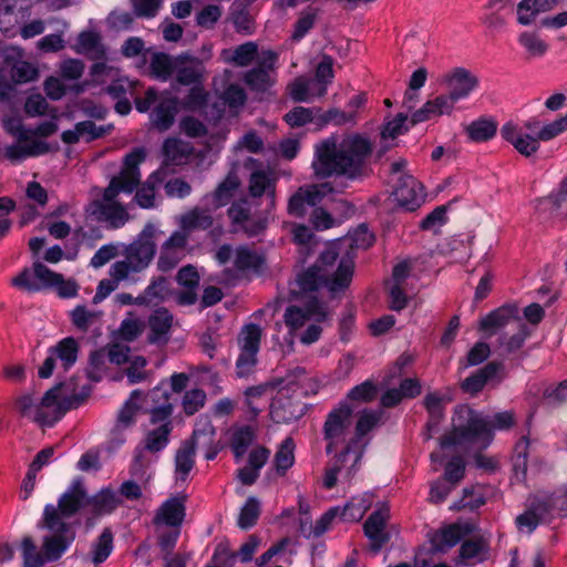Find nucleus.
<instances>
[{"mask_svg": "<svg viewBox=\"0 0 567 567\" xmlns=\"http://www.w3.org/2000/svg\"><path fill=\"white\" fill-rule=\"evenodd\" d=\"M371 153L370 141L360 134H349L341 140L331 135L316 144L311 166L319 178L344 177L355 181L364 175Z\"/></svg>", "mask_w": 567, "mask_h": 567, "instance_id": "nucleus-1", "label": "nucleus"}, {"mask_svg": "<svg viewBox=\"0 0 567 567\" xmlns=\"http://www.w3.org/2000/svg\"><path fill=\"white\" fill-rule=\"evenodd\" d=\"M514 414L508 411L498 412L489 417L462 405L456 408L453 416V429L440 440L442 449L478 444L487 447L494 437V430H508L514 425Z\"/></svg>", "mask_w": 567, "mask_h": 567, "instance_id": "nucleus-2", "label": "nucleus"}, {"mask_svg": "<svg viewBox=\"0 0 567 567\" xmlns=\"http://www.w3.org/2000/svg\"><path fill=\"white\" fill-rule=\"evenodd\" d=\"M339 244H332L327 247L312 266L298 274L296 284L301 292L324 288L334 297L349 288L354 272V262L350 258H339Z\"/></svg>", "mask_w": 567, "mask_h": 567, "instance_id": "nucleus-3", "label": "nucleus"}, {"mask_svg": "<svg viewBox=\"0 0 567 567\" xmlns=\"http://www.w3.org/2000/svg\"><path fill=\"white\" fill-rule=\"evenodd\" d=\"M83 399L79 395H66L64 384H59L45 392L42 400L35 403L31 395L19 400L21 413L41 426H53L71 409L78 408Z\"/></svg>", "mask_w": 567, "mask_h": 567, "instance_id": "nucleus-4", "label": "nucleus"}, {"mask_svg": "<svg viewBox=\"0 0 567 567\" xmlns=\"http://www.w3.org/2000/svg\"><path fill=\"white\" fill-rule=\"evenodd\" d=\"M158 227L147 223L136 238L125 247V259L115 261L110 268V276L117 279H134V276L148 268L156 255Z\"/></svg>", "mask_w": 567, "mask_h": 567, "instance_id": "nucleus-5", "label": "nucleus"}, {"mask_svg": "<svg viewBox=\"0 0 567 567\" xmlns=\"http://www.w3.org/2000/svg\"><path fill=\"white\" fill-rule=\"evenodd\" d=\"M558 517H567V498H533L515 524L518 530L532 534L539 525L550 524Z\"/></svg>", "mask_w": 567, "mask_h": 567, "instance_id": "nucleus-6", "label": "nucleus"}, {"mask_svg": "<svg viewBox=\"0 0 567 567\" xmlns=\"http://www.w3.org/2000/svg\"><path fill=\"white\" fill-rule=\"evenodd\" d=\"M543 130L542 122L537 117H530L522 125L513 122L505 123L501 128V136L520 155L529 157L538 152L542 141H548L540 137Z\"/></svg>", "mask_w": 567, "mask_h": 567, "instance_id": "nucleus-7", "label": "nucleus"}, {"mask_svg": "<svg viewBox=\"0 0 567 567\" xmlns=\"http://www.w3.org/2000/svg\"><path fill=\"white\" fill-rule=\"evenodd\" d=\"M144 148H134L124 157V163L118 175L114 176L109 186L104 189L102 203H115L114 199L120 193L131 194L140 185V165L145 161Z\"/></svg>", "mask_w": 567, "mask_h": 567, "instance_id": "nucleus-8", "label": "nucleus"}, {"mask_svg": "<svg viewBox=\"0 0 567 567\" xmlns=\"http://www.w3.org/2000/svg\"><path fill=\"white\" fill-rule=\"evenodd\" d=\"M353 408L348 402H341L330 411L323 424V439L327 441L326 452L331 454L340 445L348 444L352 437Z\"/></svg>", "mask_w": 567, "mask_h": 567, "instance_id": "nucleus-9", "label": "nucleus"}, {"mask_svg": "<svg viewBox=\"0 0 567 567\" xmlns=\"http://www.w3.org/2000/svg\"><path fill=\"white\" fill-rule=\"evenodd\" d=\"M276 173L269 168L258 167L251 171L247 179V196L257 204L265 203V213L271 214L277 203Z\"/></svg>", "mask_w": 567, "mask_h": 567, "instance_id": "nucleus-10", "label": "nucleus"}, {"mask_svg": "<svg viewBox=\"0 0 567 567\" xmlns=\"http://www.w3.org/2000/svg\"><path fill=\"white\" fill-rule=\"evenodd\" d=\"M62 282V275L51 270L44 264L34 261L32 268H23L14 278L11 285L27 292H38L51 289L54 285Z\"/></svg>", "mask_w": 567, "mask_h": 567, "instance_id": "nucleus-11", "label": "nucleus"}, {"mask_svg": "<svg viewBox=\"0 0 567 567\" xmlns=\"http://www.w3.org/2000/svg\"><path fill=\"white\" fill-rule=\"evenodd\" d=\"M96 503L97 501H111L115 504L121 503L122 498H59L58 507L47 505L44 508V523L50 530L69 532V525L63 522L64 518H70L76 514L83 506L84 502Z\"/></svg>", "mask_w": 567, "mask_h": 567, "instance_id": "nucleus-12", "label": "nucleus"}, {"mask_svg": "<svg viewBox=\"0 0 567 567\" xmlns=\"http://www.w3.org/2000/svg\"><path fill=\"white\" fill-rule=\"evenodd\" d=\"M189 238L186 231L175 230L164 240L158 250L156 267L161 272L175 269L189 254Z\"/></svg>", "mask_w": 567, "mask_h": 567, "instance_id": "nucleus-13", "label": "nucleus"}, {"mask_svg": "<svg viewBox=\"0 0 567 567\" xmlns=\"http://www.w3.org/2000/svg\"><path fill=\"white\" fill-rule=\"evenodd\" d=\"M278 54L271 50L261 51L257 66L244 75L245 83L254 91L265 92L275 83Z\"/></svg>", "mask_w": 567, "mask_h": 567, "instance_id": "nucleus-14", "label": "nucleus"}, {"mask_svg": "<svg viewBox=\"0 0 567 567\" xmlns=\"http://www.w3.org/2000/svg\"><path fill=\"white\" fill-rule=\"evenodd\" d=\"M227 215L235 233L243 231L248 236H257L267 227L266 218L251 216L248 198L233 202L227 209Z\"/></svg>", "mask_w": 567, "mask_h": 567, "instance_id": "nucleus-15", "label": "nucleus"}, {"mask_svg": "<svg viewBox=\"0 0 567 567\" xmlns=\"http://www.w3.org/2000/svg\"><path fill=\"white\" fill-rule=\"evenodd\" d=\"M352 449L353 445L344 446L336 456L333 464L326 470L322 480V484L326 488H332L339 476L349 480L357 473L362 460V453L352 452Z\"/></svg>", "mask_w": 567, "mask_h": 567, "instance_id": "nucleus-16", "label": "nucleus"}, {"mask_svg": "<svg viewBox=\"0 0 567 567\" xmlns=\"http://www.w3.org/2000/svg\"><path fill=\"white\" fill-rule=\"evenodd\" d=\"M330 192H332V187L328 183L299 187L289 198L288 214L293 217H303L308 207H316Z\"/></svg>", "mask_w": 567, "mask_h": 567, "instance_id": "nucleus-17", "label": "nucleus"}, {"mask_svg": "<svg viewBox=\"0 0 567 567\" xmlns=\"http://www.w3.org/2000/svg\"><path fill=\"white\" fill-rule=\"evenodd\" d=\"M466 463L460 455L452 456L441 477L431 484L430 496H447L454 492L465 476Z\"/></svg>", "mask_w": 567, "mask_h": 567, "instance_id": "nucleus-18", "label": "nucleus"}, {"mask_svg": "<svg viewBox=\"0 0 567 567\" xmlns=\"http://www.w3.org/2000/svg\"><path fill=\"white\" fill-rule=\"evenodd\" d=\"M390 518V507L384 502L380 504L363 524L364 535L371 540V549L378 553L390 540V534L385 530Z\"/></svg>", "mask_w": 567, "mask_h": 567, "instance_id": "nucleus-19", "label": "nucleus"}, {"mask_svg": "<svg viewBox=\"0 0 567 567\" xmlns=\"http://www.w3.org/2000/svg\"><path fill=\"white\" fill-rule=\"evenodd\" d=\"M327 318L328 311L326 306L317 299L307 302L305 308L289 306L284 315L285 323L291 331L300 329L309 320L323 322Z\"/></svg>", "mask_w": 567, "mask_h": 567, "instance_id": "nucleus-20", "label": "nucleus"}, {"mask_svg": "<svg viewBox=\"0 0 567 567\" xmlns=\"http://www.w3.org/2000/svg\"><path fill=\"white\" fill-rule=\"evenodd\" d=\"M172 430V422H166L145 434L144 440L135 449L133 471L138 466H143L145 452L156 454L168 445Z\"/></svg>", "mask_w": 567, "mask_h": 567, "instance_id": "nucleus-21", "label": "nucleus"}, {"mask_svg": "<svg viewBox=\"0 0 567 567\" xmlns=\"http://www.w3.org/2000/svg\"><path fill=\"white\" fill-rule=\"evenodd\" d=\"M393 195L398 205L410 212L419 208L424 198L423 186L411 175L399 177Z\"/></svg>", "mask_w": 567, "mask_h": 567, "instance_id": "nucleus-22", "label": "nucleus"}, {"mask_svg": "<svg viewBox=\"0 0 567 567\" xmlns=\"http://www.w3.org/2000/svg\"><path fill=\"white\" fill-rule=\"evenodd\" d=\"M205 73L203 62L188 54H181L175 58L174 74L176 81L182 85L202 84Z\"/></svg>", "mask_w": 567, "mask_h": 567, "instance_id": "nucleus-23", "label": "nucleus"}, {"mask_svg": "<svg viewBox=\"0 0 567 567\" xmlns=\"http://www.w3.org/2000/svg\"><path fill=\"white\" fill-rule=\"evenodd\" d=\"M240 186V181L236 172L230 171L221 181L215 190L204 196L203 200L209 208L217 209L230 203Z\"/></svg>", "mask_w": 567, "mask_h": 567, "instance_id": "nucleus-24", "label": "nucleus"}, {"mask_svg": "<svg viewBox=\"0 0 567 567\" xmlns=\"http://www.w3.org/2000/svg\"><path fill=\"white\" fill-rule=\"evenodd\" d=\"M449 94L455 102L466 99L478 85V79L464 68L454 69L446 78Z\"/></svg>", "mask_w": 567, "mask_h": 567, "instance_id": "nucleus-25", "label": "nucleus"}, {"mask_svg": "<svg viewBox=\"0 0 567 567\" xmlns=\"http://www.w3.org/2000/svg\"><path fill=\"white\" fill-rule=\"evenodd\" d=\"M196 441L190 437L182 443L175 454V485L184 487L195 465Z\"/></svg>", "mask_w": 567, "mask_h": 567, "instance_id": "nucleus-26", "label": "nucleus"}, {"mask_svg": "<svg viewBox=\"0 0 567 567\" xmlns=\"http://www.w3.org/2000/svg\"><path fill=\"white\" fill-rule=\"evenodd\" d=\"M151 400L154 402L151 409V423L165 424L171 422L169 417L173 413V404L171 402V394L168 393L165 381H162L157 386L151 391Z\"/></svg>", "mask_w": 567, "mask_h": 567, "instance_id": "nucleus-27", "label": "nucleus"}, {"mask_svg": "<svg viewBox=\"0 0 567 567\" xmlns=\"http://www.w3.org/2000/svg\"><path fill=\"white\" fill-rule=\"evenodd\" d=\"M455 103L456 102L450 94H441L427 101L421 109L413 112L411 121L413 124H417L444 114H450Z\"/></svg>", "mask_w": 567, "mask_h": 567, "instance_id": "nucleus-28", "label": "nucleus"}, {"mask_svg": "<svg viewBox=\"0 0 567 567\" xmlns=\"http://www.w3.org/2000/svg\"><path fill=\"white\" fill-rule=\"evenodd\" d=\"M503 369V364L498 362H489L485 367L478 369L473 374L468 375L461 384V389L465 393H470L472 395L477 394L483 390L485 384L489 381L497 380L501 381L502 378L498 377V373Z\"/></svg>", "mask_w": 567, "mask_h": 567, "instance_id": "nucleus-29", "label": "nucleus"}, {"mask_svg": "<svg viewBox=\"0 0 567 567\" xmlns=\"http://www.w3.org/2000/svg\"><path fill=\"white\" fill-rule=\"evenodd\" d=\"M216 430L208 420L199 421L193 431L192 439L196 441V447H205V458L213 461L221 450L219 442L216 441Z\"/></svg>", "mask_w": 567, "mask_h": 567, "instance_id": "nucleus-30", "label": "nucleus"}, {"mask_svg": "<svg viewBox=\"0 0 567 567\" xmlns=\"http://www.w3.org/2000/svg\"><path fill=\"white\" fill-rule=\"evenodd\" d=\"M256 0H235L229 8L228 21L234 25L237 33L252 34L255 20L249 8Z\"/></svg>", "mask_w": 567, "mask_h": 567, "instance_id": "nucleus-31", "label": "nucleus"}, {"mask_svg": "<svg viewBox=\"0 0 567 567\" xmlns=\"http://www.w3.org/2000/svg\"><path fill=\"white\" fill-rule=\"evenodd\" d=\"M185 498H166L158 508L154 523L179 528L186 515Z\"/></svg>", "mask_w": 567, "mask_h": 567, "instance_id": "nucleus-32", "label": "nucleus"}, {"mask_svg": "<svg viewBox=\"0 0 567 567\" xmlns=\"http://www.w3.org/2000/svg\"><path fill=\"white\" fill-rule=\"evenodd\" d=\"M173 324V315L166 308L156 309L148 317L150 343H167Z\"/></svg>", "mask_w": 567, "mask_h": 567, "instance_id": "nucleus-33", "label": "nucleus"}, {"mask_svg": "<svg viewBox=\"0 0 567 567\" xmlns=\"http://www.w3.org/2000/svg\"><path fill=\"white\" fill-rule=\"evenodd\" d=\"M91 214L100 221H106L112 228L122 227L128 219L125 208L117 203L94 202Z\"/></svg>", "mask_w": 567, "mask_h": 567, "instance_id": "nucleus-34", "label": "nucleus"}, {"mask_svg": "<svg viewBox=\"0 0 567 567\" xmlns=\"http://www.w3.org/2000/svg\"><path fill=\"white\" fill-rule=\"evenodd\" d=\"M511 322H515L516 324L520 322L518 318V308L515 305H504L482 318L480 321V329L483 331H491L504 328Z\"/></svg>", "mask_w": 567, "mask_h": 567, "instance_id": "nucleus-35", "label": "nucleus"}, {"mask_svg": "<svg viewBox=\"0 0 567 567\" xmlns=\"http://www.w3.org/2000/svg\"><path fill=\"white\" fill-rule=\"evenodd\" d=\"M470 533L466 525L450 524L437 530L431 538L432 546L439 551H445L457 545Z\"/></svg>", "mask_w": 567, "mask_h": 567, "instance_id": "nucleus-36", "label": "nucleus"}, {"mask_svg": "<svg viewBox=\"0 0 567 567\" xmlns=\"http://www.w3.org/2000/svg\"><path fill=\"white\" fill-rule=\"evenodd\" d=\"M177 114V99L173 96L162 97L151 113L153 125L158 131H167L175 122Z\"/></svg>", "mask_w": 567, "mask_h": 567, "instance_id": "nucleus-37", "label": "nucleus"}, {"mask_svg": "<svg viewBox=\"0 0 567 567\" xmlns=\"http://www.w3.org/2000/svg\"><path fill=\"white\" fill-rule=\"evenodd\" d=\"M264 264V256L249 246L241 245L235 249L234 266L236 271L240 274L259 272Z\"/></svg>", "mask_w": 567, "mask_h": 567, "instance_id": "nucleus-38", "label": "nucleus"}, {"mask_svg": "<svg viewBox=\"0 0 567 567\" xmlns=\"http://www.w3.org/2000/svg\"><path fill=\"white\" fill-rule=\"evenodd\" d=\"M256 430L250 425H241L233 429L229 439V446L236 462L241 461L248 449L256 441Z\"/></svg>", "mask_w": 567, "mask_h": 567, "instance_id": "nucleus-39", "label": "nucleus"}, {"mask_svg": "<svg viewBox=\"0 0 567 567\" xmlns=\"http://www.w3.org/2000/svg\"><path fill=\"white\" fill-rule=\"evenodd\" d=\"M214 219L208 208L195 207L185 213L179 219V229L184 230L189 238L193 230H207L213 226Z\"/></svg>", "mask_w": 567, "mask_h": 567, "instance_id": "nucleus-40", "label": "nucleus"}, {"mask_svg": "<svg viewBox=\"0 0 567 567\" xmlns=\"http://www.w3.org/2000/svg\"><path fill=\"white\" fill-rule=\"evenodd\" d=\"M53 532L54 535L45 537L43 542V553L49 561L61 558L74 539V535H68V532Z\"/></svg>", "mask_w": 567, "mask_h": 567, "instance_id": "nucleus-41", "label": "nucleus"}, {"mask_svg": "<svg viewBox=\"0 0 567 567\" xmlns=\"http://www.w3.org/2000/svg\"><path fill=\"white\" fill-rule=\"evenodd\" d=\"M550 0H522L517 4V22L522 25H530L539 13L553 9Z\"/></svg>", "mask_w": 567, "mask_h": 567, "instance_id": "nucleus-42", "label": "nucleus"}, {"mask_svg": "<svg viewBox=\"0 0 567 567\" xmlns=\"http://www.w3.org/2000/svg\"><path fill=\"white\" fill-rule=\"evenodd\" d=\"M379 414L374 411H364L358 419L354 435L346 446L353 445L352 452L363 454L362 439L378 424Z\"/></svg>", "mask_w": 567, "mask_h": 567, "instance_id": "nucleus-43", "label": "nucleus"}, {"mask_svg": "<svg viewBox=\"0 0 567 567\" xmlns=\"http://www.w3.org/2000/svg\"><path fill=\"white\" fill-rule=\"evenodd\" d=\"M540 206L549 209L551 215L567 217V176L559 186L540 200Z\"/></svg>", "mask_w": 567, "mask_h": 567, "instance_id": "nucleus-44", "label": "nucleus"}, {"mask_svg": "<svg viewBox=\"0 0 567 567\" xmlns=\"http://www.w3.org/2000/svg\"><path fill=\"white\" fill-rule=\"evenodd\" d=\"M163 182V173L159 171L153 172L147 179L136 187L135 200L142 208H153L155 206V189Z\"/></svg>", "mask_w": 567, "mask_h": 567, "instance_id": "nucleus-45", "label": "nucleus"}, {"mask_svg": "<svg viewBox=\"0 0 567 567\" xmlns=\"http://www.w3.org/2000/svg\"><path fill=\"white\" fill-rule=\"evenodd\" d=\"M168 295L167 280L164 277L154 278L144 289L143 293L136 297V305L151 306L164 301Z\"/></svg>", "mask_w": 567, "mask_h": 567, "instance_id": "nucleus-46", "label": "nucleus"}, {"mask_svg": "<svg viewBox=\"0 0 567 567\" xmlns=\"http://www.w3.org/2000/svg\"><path fill=\"white\" fill-rule=\"evenodd\" d=\"M114 535L110 527L103 528L96 540L92 545L91 560L94 566L103 564L113 553Z\"/></svg>", "mask_w": 567, "mask_h": 567, "instance_id": "nucleus-47", "label": "nucleus"}, {"mask_svg": "<svg viewBox=\"0 0 567 567\" xmlns=\"http://www.w3.org/2000/svg\"><path fill=\"white\" fill-rule=\"evenodd\" d=\"M497 132V123L487 117H480L466 126L468 138L476 143L492 140Z\"/></svg>", "mask_w": 567, "mask_h": 567, "instance_id": "nucleus-48", "label": "nucleus"}, {"mask_svg": "<svg viewBox=\"0 0 567 567\" xmlns=\"http://www.w3.org/2000/svg\"><path fill=\"white\" fill-rule=\"evenodd\" d=\"M295 442L292 437H286L275 453L272 465L276 473L284 476L295 464Z\"/></svg>", "mask_w": 567, "mask_h": 567, "instance_id": "nucleus-49", "label": "nucleus"}, {"mask_svg": "<svg viewBox=\"0 0 567 567\" xmlns=\"http://www.w3.org/2000/svg\"><path fill=\"white\" fill-rule=\"evenodd\" d=\"M55 359L61 361L64 370H69L78 360L79 346L74 338L66 337L58 342L56 346L49 348Z\"/></svg>", "mask_w": 567, "mask_h": 567, "instance_id": "nucleus-50", "label": "nucleus"}, {"mask_svg": "<svg viewBox=\"0 0 567 567\" xmlns=\"http://www.w3.org/2000/svg\"><path fill=\"white\" fill-rule=\"evenodd\" d=\"M175 58L163 52L153 53L150 61L151 75L161 81H167L174 74Z\"/></svg>", "mask_w": 567, "mask_h": 567, "instance_id": "nucleus-51", "label": "nucleus"}, {"mask_svg": "<svg viewBox=\"0 0 567 567\" xmlns=\"http://www.w3.org/2000/svg\"><path fill=\"white\" fill-rule=\"evenodd\" d=\"M261 514V504L258 498H247L241 506L237 518V526L243 530L252 528Z\"/></svg>", "mask_w": 567, "mask_h": 567, "instance_id": "nucleus-52", "label": "nucleus"}, {"mask_svg": "<svg viewBox=\"0 0 567 567\" xmlns=\"http://www.w3.org/2000/svg\"><path fill=\"white\" fill-rule=\"evenodd\" d=\"M529 441L526 437L520 439L514 449L513 456V478L514 483H520L526 478L527 470V450Z\"/></svg>", "mask_w": 567, "mask_h": 567, "instance_id": "nucleus-53", "label": "nucleus"}, {"mask_svg": "<svg viewBox=\"0 0 567 567\" xmlns=\"http://www.w3.org/2000/svg\"><path fill=\"white\" fill-rule=\"evenodd\" d=\"M142 394L143 393L140 390H134L131 393L128 400L120 410L115 424H117L118 426H123L127 430L135 424L136 414L140 410L137 401L141 399Z\"/></svg>", "mask_w": 567, "mask_h": 567, "instance_id": "nucleus-54", "label": "nucleus"}, {"mask_svg": "<svg viewBox=\"0 0 567 567\" xmlns=\"http://www.w3.org/2000/svg\"><path fill=\"white\" fill-rule=\"evenodd\" d=\"M332 66L333 61L328 55H324L317 66L315 79L312 81L318 89L315 93L318 97L323 96L327 93V86L334 78Z\"/></svg>", "mask_w": 567, "mask_h": 567, "instance_id": "nucleus-55", "label": "nucleus"}, {"mask_svg": "<svg viewBox=\"0 0 567 567\" xmlns=\"http://www.w3.org/2000/svg\"><path fill=\"white\" fill-rule=\"evenodd\" d=\"M321 109L296 106L285 115L286 123L291 127H301L308 123L318 124V115Z\"/></svg>", "mask_w": 567, "mask_h": 567, "instance_id": "nucleus-56", "label": "nucleus"}, {"mask_svg": "<svg viewBox=\"0 0 567 567\" xmlns=\"http://www.w3.org/2000/svg\"><path fill=\"white\" fill-rule=\"evenodd\" d=\"M424 405L430 414V420L426 423L427 439H430L443 416V399L437 393H429L424 398Z\"/></svg>", "mask_w": 567, "mask_h": 567, "instance_id": "nucleus-57", "label": "nucleus"}, {"mask_svg": "<svg viewBox=\"0 0 567 567\" xmlns=\"http://www.w3.org/2000/svg\"><path fill=\"white\" fill-rule=\"evenodd\" d=\"M219 99L231 113L237 114L244 107L247 94L239 84L231 83L221 92Z\"/></svg>", "mask_w": 567, "mask_h": 567, "instance_id": "nucleus-58", "label": "nucleus"}, {"mask_svg": "<svg viewBox=\"0 0 567 567\" xmlns=\"http://www.w3.org/2000/svg\"><path fill=\"white\" fill-rule=\"evenodd\" d=\"M262 330L256 323L245 324L238 336L239 349L258 351L260 349Z\"/></svg>", "mask_w": 567, "mask_h": 567, "instance_id": "nucleus-59", "label": "nucleus"}, {"mask_svg": "<svg viewBox=\"0 0 567 567\" xmlns=\"http://www.w3.org/2000/svg\"><path fill=\"white\" fill-rule=\"evenodd\" d=\"M259 54L260 53H258L257 44L255 42L249 41L236 47L233 51L231 56L228 58L227 61L237 66H247L256 58L258 59Z\"/></svg>", "mask_w": 567, "mask_h": 567, "instance_id": "nucleus-60", "label": "nucleus"}, {"mask_svg": "<svg viewBox=\"0 0 567 567\" xmlns=\"http://www.w3.org/2000/svg\"><path fill=\"white\" fill-rule=\"evenodd\" d=\"M518 42L532 56H543L548 50V44L536 32L520 33Z\"/></svg>", "mask_w": 567, "mask_h": 567, "instance_id": "nucleus-61", "label": "nucleus"}, {"mask_svg": "<svg viewBox=\"0 0 567 567\" xmlns=\"http://www.w3.org/2000/svg\"><path fill=\"white\" fill-rule=\"evenodd\" d=\"M317 86L312 80H306L303 78H297L289 85V95L295 102H306L310 96H317Z\"/></svg>", "mask_w": 567, "mask_h": 567, "instance_id": "nucleus-62", "label": "nucleus"}, {"mask_svg": "<svg viewBox=\"0 0 567 567\" xmlns=\"http://www.w3.org/2000/svg\"><path fill=\"white\" fill-rule=\"evenodd\" d=\"M10 75L16 84H23L35 81L39 70L30 62L18 61L11 66Z\"/></svg>", "mask_w": 567, "mask_h": 567, "instance_id": "nucleus-63", "label": "nucleus"}, {"mask_svg": "<svg viewBox=\"0 0 567 567\" xmlns=\"http://www.w3.org/2000/svg\"><path fill=\"white\" fill-rule=\"evenodd\" d=\"M21 551L23 558V567H41L45 559L41 553L37 550V546L30 536H24L21 542Z\"/></svg>", "mask_w": 567, "mask_h": 567, "instance_id": "nucleus-64", "label": "nucleus"}]
</instances>
